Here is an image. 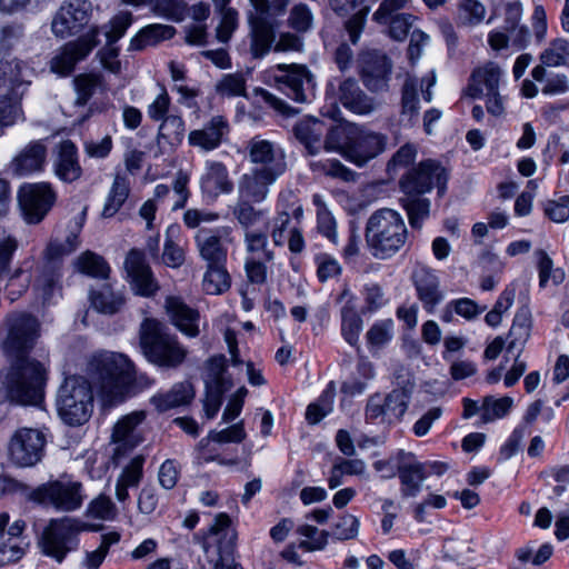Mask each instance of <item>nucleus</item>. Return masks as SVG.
Segmentation results:
<instances>
[{
	"label": "nucleus",
	"instance_id": "12",
	"mask_svg": "<svg viewBox=\"0 0 569 569\" xmlns=\"http://www.w3.org/2000/svg\"><path fill=\"white\" fill-rule=\"evenodd\" d=\"M273 78L278 89L296 102H309L313 97V79L300 64H277Z\"/></svg>",
	"mask_w": 569,
	"mask_h": 569
},
{
	"label": "nucleus",
	"instance_id": "30",
	"mask_svg": "<svg viewBox=\"0 0 569 569\" xmlns=\"http://www.w3.org/2000/svg\"><path fill=\"white\" fill-rule=\"evenodd\" d=\"M22 68V63L17 59L0 61V98L11 101L23 94L26 81Z\"/></svg>",
	"mask_w": 569,
	"mask_h": 569
},
{
	"label": "nucleus",
	"instance_id": "37",
	"mask_svg": "<svg viewBox=\"0 0 569 569\" xmlns=\"http://www.w3.org/2000/svg\"><path fill=\"white\" fill-rule=\"evenodd\" d=\"M419 87L422 88L419 78L415 76H407L401 88V110L400 121L405 126H415L418 121L420 111L419 107Z\"/></svg>",
	"mask_w": 569,
	"mask_h": 569
},
{
	"label": "nucleus",
	"instance_id": "21",
	"mask_svg": "<svg viewBox=\"0 0 569 569\" xmlns=\"http://www.w3.org/2000/svg\"><path fill=\"white\" fill-rule=\"evenodd\" d=\"M400 492L403 498H413L421 491L423 481L428 478L422 462L418 461L412 452L400 449L398 458Z\"/></svg>",
	"mask_w": 569,
	"mask_h": 569
},
{
	"label": "nucleus",
	"instance_id": "2",
	"mask_svg": "<svg viewBox=\"0 0 569 569\" xmlns=\"http://www.w3.org/2000/svg\"><path fill=\"white\" fill-rule=\"evenodd\" d=\"M1 349L13 359L6 381L4 398L20 405H39L44 395L46 369L42 363L29 358L40 336L41 323L29 312H11L2 322Z\"/></svg>",
	"mask_w": 569,
	"mask_h": 569
},
{
	"label": "nucleus",
	"instance_id": "63",
	"mask_svg": "<svg viewBox=\"0 0 569 569\" xmlns=\"http://www.w3.org/2000/svg\"><path fill=\"white\" fill-rule=\"evenodd\" d=\"M288 21L297 32H307L312 27L313 16L307 4L298 3L292 7Z\"/></svg>",
	"mask_w": 569,
	"mask_h": 569
},
{
	"label": "nucleus",
	"instance_id": "62",
	"mask_svg": "<svg viewBox=\"0 0 569 569\" xmlns=\"http://www.w3.org/2000/svg\"><path fill=\"white\" fill-rule=\"evenodd\" d=\"M416 17L411 13H396L388 19L389 36L396 41H403L411 29Z\"/></svg>",
	"mask_w": 569,
	"mask_h": 569
},
{
	"label": "nucleus",
	"instance_id": "61",
	"mask_svg": "<svg viewBox=\"0 0 569 569\" xmlns=\"http://www.w3.org/2000/svg\"><path fill=\"white\" fill-rule=\"evenodd\" d=\"M216 90L226 97H239L246 93V79L240 73H230L217 83Z\"/></svg>",
	"mask_w": 569,
	"mask_h": 569
},
{
	"label": "nucleus",
	"instance_id": "16",
	"mask_svg": "<svg viewBox=\"0 0 569 569\" xmlns=\"http://www.w3.org/2000/svg\"><path fill=\"white\" fill-rule=\"evenodd\" d=\"M249 161L256 166L254 169L277 176L287 171L284 150L276 142L254 136L247 142Z\"/></svg>",
	"mask_w": 569,
	"mask_h": 569
},
{
	"label": "nucleus",
	"instance_id": "54",
	"mask_svg": "<svg viewBox=\"0 0 569 569\" xmlns=\"http://www.w3.org/2000/svg\"><path fill=\"white\" fill-rule=\"evenodd\" d=\"M366 421L373 425L393 423L392 418L388 415L383 395L375 393L367 400L365 410Z\"/></svg>",
	"mask_w": 569,
	"mask_h": 569
},
{
	"label": "nucleus",
	"instance_id": "17",
	"mask_svg": "<svg viewBox=\"0 0 569 569\" xmlns=\"http://www.w3.org/2000/svg\"><path fill=\"white\" fill-rule=\"evenodd\" d=\"M194 242L202 260L210 263L227 262L229 244L233 242L230 227H217L212 229L200 228Z\"/></svg>",
	"mask_w": 569,
	"mask_h": 569
},
{
	"label": "nucleus",
	"instance_id": "33",
	"mask_svg": "<svg viewBox=\"0 0 569 569\" xmlns=\"http://www.w3.org/2000/svg\"><path fill=\"white\" fill-rule=\"evenodd\" d=\"M540 64L531 70V77L536 81H543L547 68H556L567 64L569 59V41L566 39H555L540 53Z\"/></svg>",
	"mask_w": 569,
	"mask_h": 569
},
{
	"label": "nucleus",
	"instance_id": "39",
	"mask_svg": "<svg viewBox=\"0 0 569 569\" xmlns=\"http://www.w3.org/2000/svg\"><path fill=\"white\" fill-rule=\"evenodd\" d=\"M194 397V389L189 381L178 382L164 392L154 395L151 403L160 412L189 403Z\"/></svg>",
	"mask_w": 569,
	"mask_h": 569
},
{
	"label": "nucleus",
	"instance_id": "31",
	"mask_svg": "<svg viewBox=\"0 0 569 569\" xmlns=\"http://www.w3.org/2000/svg\"><path fill=\"white\" fill-rule=\"evenodd\" d=\"M501 76V68L493 62H488L482 68L473 70L467 88V94L471 98H481L485 91L486 94L499 92Z\"/></svg>",
	"mask_w": 569,
	"mask_h": 569
},
{
	"label": "nucleus",
	"instance_id": "45",
	"mask_svg": "<svg viewBox=\"0 0 569 569\" xmlns=\"http://www.w3.org/2000/svg\"><path fill=\"white\" fill-rule=\"evenodd\" d=\"M400 201L407 211L410 226L421 228L430 213V200L425 194H403Z\"/></svg>",
	"mask_w": 569,
	"mask_h": 569
},
{
	"label": "nucleus",
	"instance_id": "24",
	"mask_svg": "<svg viewBox=\"0 0 569 569\" xmlns=\"http://www.w3.org/2000/svg\"><path fill=\"white\" fill-rule=\"evenodd\" d=\"M230 517L221 512L216 516L213 523L209 528V532L213 536H220L218 542L219 560L214 565V569H242L239 563L233 560L229 561L226 556H231L234 548L236 532L230 529Z\"/></svg>",
	"mask_w": 569,
	"mask_h": 569
},
{
	"label": "nucleus",
	"instance_id": "8",
	"mask_svg": "<svg viewBox=\"0 0 569 569\" xmlns=\"http://www.w3.org/2000/svg\"><path fill=\"white\" fill-rule=\"evenodd\" d=\"M522 4L520 1H511L506 4L503 24L488 34V43L491 49L500 51L511 44L517 50H522L530 42L529 28L521 23Z\"/></svg>",
	"mask_w": 569,
	"mask_h": 569
},
{
	"label": "nucleus",
	"instance_id": "42",
	"mask_svg": "<svg viewBox=\"0 0 569 569\" xmlns=\"http://www.w3.org/2000/svg\"><path fill=\"white\" fill-rule=\"evenodd\" d=\"M130 193V181L126 174H116L106 203L102 210V217H113L126 202Z\"/></svg>",
	"mask_w": 569,
	"mask_h": 569
},
{
	"label": "nucleus",
	"instance_id": "53",
	"mask_svg": "<svg viewBox=\"0 0 569 569\" xmlns=\"http://www.w3.org/2000/svg\"><path fill=\"white\" fill-rule=\"evenodd\" d=\"M485 16L486 8L479 0H462L458 6V21L462 26H477Z\"/></svg>",
	"mask_w": 569,
	"mask_h": 569
},
{
	"label": "nucleus",
	"instance_id": "11",
	"mask_svg": "<svg viewBox=\"0 0 569 569\" xmlns=\"http://www.w3.org/2000/svg\"><path fill=\"white\" fill-rule=\"evenodd\" d=\"M357 70L363 86L372 93L388 91L392 61L380 50L367 49L359 53Z\"/></svg>",
	"mask_w": 569,
	"mask_h": 569
},
{
	"label": "nucleus",
	"instance_id": "60",
	"mask_svg": "<svg viewBox=\"0 0 569 569\" xmlns=\"http://www.w3.org/2000/svg\"><path fill=\"white\" fill-rule=\"evenodd\" d=\"M297 532L309 539V541L300 542V547L306 550H321L328 542V532L319 530L315 526L302 525L297 529Z\"/></svg>",
	"mask_w": 569,
	"mask_h": 569
},
{
	"label": "nucleus",
	"instance_id": "38",
	"mask_svg": "<svg viewBox=\"0 0 569 569\" xmlns=\"http://www.w3.org/2000/svg\"><path fill=\"white\" fill-rule=\"evenodd\" d=\"M144 457L138 455L122 469L116 482V498L123 503L129 499V488H137L143 476Z\"/></svg>",
	"mask_w": 569,
	"mask_h": 569
},
{
	"label": "nucleus",
	"instance_id": "4",
	"mask_svg": "<svg viewBox=\"0 0 569 569\" xmlns=\"http://www.w3.org/2000/svg\"><path fill=\"white\" fill-rule=\"evenodd\" d=\"M140 346L150 362L168 369L179 367L188 355L177 336L156 319H144L141 323Z\"/></svg>",
	"mask_w": 569,
	"mask_h": 569
},
{
	"label": "nucleus",
	"instance_id": "55",
	"mask_svg": "<svg viewBox=\"0 0 569 569\" xmlns=\"http://www.w3.org/2000/svg\"><path fill=\"white\" fill-rule=\"evenodd\" d=\"M244 243L248 253L261 254L266 261L273 259V252L267 249L268 238L264 232L257 230L246 231Z\"/></svg>",
	"mask_w": 569,
	"mask_h": 569
},
{
	"label": "nucleus",
	"instance_id": "48",
	"mask_svg": "<svg viewBox=\"0 0 569 569\" xmlns=\"http://www.w3.org/2000/svg\"><path fill=\"white\" fill-rule=\"evenodd\" d=\"M91 303L94 309L102 313H116L124 303V299L120 293H116L109 286H103L98 291L90 295Z\"/></svg>",
	"mask_w": 569,
	"mask_h": 569
},
{
	"label": "nucleus",
	"instance_id": "7",
	"mask_svg": "<svg viewBox=\"0 0 569 569\" xmlns=\"http://www.w3.org/2000/svg\"><path fill=\"white\" fill-rule=\"evenodd\" d=\"M30 498L57 511L72 512L81 508L86 495L80 481L61 477L39 486L31 492Z\"/></svg>",
	"mask_w": 569,
	"mask_h": 569
},
{
	"label": "nucleus",
	"instance_id": "64",
	"mask_svg": "<svg viewBox=\"0 0 569 569\" xmlns=\"http://www.w3.org/2000/svg\"><path fill=\"white\" fill-rule=\"evenodd\" d=\"M246 431L243 427V421H239L228 428H224L220 431L211 430L209 432V439H212V442L216 443H240L246 438Z\"/></svg>",
	"mask_w": 569,
	"mask_h": 569
},
{
	"label": "nucleus",
	"instance_id": "59",
	"mask_svg": "<svg viewBox=\"0 0 569 569\" xmlns=\"http://www.w3.org/2000/svg\"><path fill=\"white\" fill-rule=\"evenodd\" d=\"M73 82L77 92L76 103L84 106L93 96L99 86L100 78L94 74H80L74 78Z\"/></svg>",
	"mask_w": 569,
	"mask_h": 569
},
{
	"label": "nucleus",
	"instance_id": "51",
	"mask_svg": "<svg viewBox=\"0 0 569 569\" xmlns=\"http://www.w3.org/2000/svg\"><path fill=\"white\" fill-rule=\"evenodd\" d=\"M335 399V388L332 382L322 391L321 396L316 402L307 407L306 419L309 423L316 425L323 419L332 410Z\"/></svg>",
	"mask_w": 569,
	"mask_h": 569
},
{
	"label": "nucleus",
	"instance_id": "5",
	"mask_svg": "<svg viewBox=\"0 0 569 569\" xmlns=\"http://www.w3.org/2000/svg\"><path fill=\"white\" fill-rule=\"evenodd\" d=\"M81 227V223H77L76 230L70 232L64 242L51 241L43 252V260L36 269L33 287L44 302L50 301L60 288L62 258L79 247Z\"/></svg>",
	"mask_w": 569,
	"mask_h": 569
},
{
	"label": "nucleus",
	"instance_id": "3",
	"mask_svg": "<svg viewBox=\"0 0 569 569\" xmlns=\"http://www.w3.org/2000/svg\"><path fill=\"white\" fill-rule=\"evenodd\" d=\"M365 238L371 254L377 259H389L406 244L408 230L401 214L383 208L368 219Z\"/></svg>",
	"mask_w": 569,
	"mask_h": 569
},
{
	"label": "nucleus",
	"instance_id": "13",
	"mask_svg": "<svg viewBox=\"0 0 569 569\" xmlns=\"http://www.w3.org/2000/svg\"><path fill=\"white\" fill-rule=\"evenodd\" d=\"M92 16V4L88 0H67L53 17L51 29L60 38L80 33Z\"/></svg>",
	"mask_w": 569,
	"mask_h": 569
},
{
	"label": "nucleus",
	"instance_id": "57",
	"mask_svg": "<svg viewBox=\"0 0 569 569\" xmlns=\"http://www.w3.org/2000/svg\"><path fill=\"white\" fill-rule=\"evenodd\" d=\"M226 369L224 356L212 357L208 363L206 386L230 388L231 383L224 376Z\"/></svg>",
	"mask_w": 569,
	"mask_h": 569
},
{
	"label": "nucleus",
	"instance_id": "6",
	"mask_svg": "<svg viewBox=\"0 0 569 569\" xmlns=\"http://www.w3.org/2000/svg\"><path fill=\"white\" fill-rule=\"evenodd\" d=\"M88 529L89 525L79 518L50 519L38 539V546L44 556L60 563L68 553L78 549L79 535Z\"/></svg>",
	"mask_w": 569,
	"mask_h": 569
},
{
	"label": "nucleus",
	"instance_id": "18",
	"mask_svg": "<svg viewBox=\"0 0 569 569\" xmlns=\"http://www.w3.org/2000/svg\"><path fill=\"white\" fill-rule=\"evenodd\" d=\"M127 280L137 296L152 298L160 289L158 280L139 249H131L124 260Z\"/></svg>",
	"mask_w": 569,
	"mask_h": 569
},
{
	"label": "nucleus",
	"instance_id": "22",
	"mask_svg": "<svg viewBox=\"0 0 569 569\" xmlns=\"http://www.w3.org/2000/svg\"><path fill=\"white\" fill-rule=\"evenodd\" d=\"M144 418L146 415L143 411H134L122 417L114 425L112 441L116 445V457L124 456L127 451L133 449L141 442L142 439L138 433L137 428Z\"/></svg>",
	"mask_w": 569,
	"mask_h": 569
},
{
	"label": "nucleus",
	"instance_id": "47",
	"mask_svg": "<svg viewBox=\"0 0 569 569\" xmlns=\"http://www.w3.org/2000/svg\"><path fill=\"white\" fill-rule=\"evenodd\" d=\"M77 269L90 277L106 279L109 276L110 267L107 261L92 251H86L76 260Z\"/></svg>",
	"mask_w": 569,
	"mask_h": 569
},
{
	"label": "nucleus",
	"instance_id": "10",
	"mask_svg": "<svg viewBox=\"0 0 569 569\" xmlns=\"http://www.w3.org/2000/svg\"><path fill=\"white\" fill-rule=\"evenodd\" d=\"M326 96L338 100L347 110L356 114H371L379 108V102L368 96L353 78L330 79L326 87Z\"/></svg>",
	"mask_w": 569,
	"mask_h": 569
},
{
	"label": "nucleus",
	"instance_id": "9",
	"mask_svg": "<svg viewBox=\"0 0 569 569\" xmlns=\"http://www.w3.org/2000/svg\"><path fill=\"white\" fill-rule=\"evenodd\" d=\"M448 173L438 161L428 159L409 169L399 180L403 194H425L437 188L438 194L446 191Z\"/></svg>",
	"mask_w": 569,
	"mask_h": 569
},
{
	"label": "nucleus",
	"instance_id": "23",
	"mask_svg": "<svg viewBox=\"0 0 569 569\" xmlns=\"http://www.w3.org/2000/svg\"><path fill=\"white\" fill-rule=\"evenodd\" d=\"M201 192L206 198L217 199L220 194L231 193L233 182L227 167L220 161L208 160L200 178Z\"/></svg>",
	"mask_w": 569,
	"mask_h": 569
},
{
	"label": "nucleus",
	"instance_id": "46",
	"mask_svg": "<svg viewBox=\"0 0 569 569\" xmlns=\"http://www.w3.org/2000/svg\"><path fill=\"white\" fill-rule=\"evenodd\" d=\"M180 233L181 228L176 223L168 226L166 230L162 261L170 268H179L184 262V251L177 242Z\"/></svg>",
	"mask_w": 569,
	"mask_h": 569
},
{
	"label": "nucleus",
	"instance_id": "58",
	"mask_svg": "<svg viewBox=\"0 0 569 569\" xmlns=\"http://www.w3.org/2000/svg\"><path fill=\"white\" fill-rule=\"evenodd\" d=\"M393 336V321L385 319L375 322L367 331L366 338L369 345L381 347L389 342Z\"/></svg>",
	"mask_w": 569,
	"mask_h": 569
},
{
	"label": "nucleus",
	"instance_id": "1",
	"mask_svg": "<svg viewBox=\"0 0 569 569\" xmlns=\"http://www.w3.org/2000/svg\"><path fill=\"white\" fill-rule=\"evenodd\" d=\"M87 373L90 382L82 377H67L58 390L57 409L60 418L69 426H81L92 413L94 388L107 403L122 401L151 385L144 376H137L133 363L122 353L102 351L92 356Z\"/></svg>",
	"mask_w": 569,
	"mask_h": 569
},
{
	"label": "nucleus",
	"instance_id": "41",
	"mask_svg": "<svg viewBox=\"0 0 569 569\" xmlns=\"http://www.w3.org/2000/svg\"><path fill=\"white\" fill-rule=\"evenodd\" d=\"M356 128L355 124L328 126L323 137V150L339 152L346 159V151L351 146Z\"/></svg>",
	"mask_w": 569,
	"mask_h": 569
},
{
	"label": "nucleus",
	"instance_id": "34",
	"mask_svg": "<svg viewBox=\"0 0 569 569\" xmlns=\"http://www.w3.org/2000/svg\"><path fill=\"white\" fill-rule=\"evenodd\" d=\"M250 24V52L254 59L263 58L276 40L274 28L266 17L251 18Z\"/></svg>",
	"mask_w": 569,
	"mask_h": 569
},
{
	"label": "nucleus",
	"instance_id": "14",
	"mask_svg": "<svg viewBox=\"0 0 569 569\" xmlns=\"http://www.w3.org/2000/svg\"><path fill=\"white\" fill-rule=\"evenodd\" d=\"M46 445L44 435L31 428H21L14 432L9 443L10 460L19 467H32L42 456Z\"/></svg>",
	"mask_w": 569,
	"mask_h": 569
},
{
	"label": "nucleus",
	"instance_id": "56",
	"mask_svg": "<svg viewBox=\"0 0 569 569\" xmlns=\"http://www.w3.org/2000/svg\"><path fill=\"white\" fill-rule=\"evenodd\" d=\"M252 203V201L239 198L233 208V216L247 229L259 222L263 216V211L256 209Z\"/></svg>",
	"mask_w": 569,
	"mask_h": 569
},
{
	"label": "nucleus",
	"instance_id": "35",
	"mask_svg": "<svg viewBox=\"0 0 569 569\" xmlns=\"http://www.w3.org/2000/svg\"><path fill=\"white\" fill-rule=\"evenodd\" d=\"M413 282L419 300L428 312H432L443 296L439 289L438 277L428 269H420L413 274Z\"/></svg>",
	"mask_w": 569,
	"mask_h": 569
},
{
	"label": "nucleus",
	"instance_id": "25",
	"mask_svg": "<svg viewBox=\"0 0 569 569\" xmlns=\"http://www.w3.org/2000/svg\"><path fill=\"white\" fill-rule=\"evenodd\" d=\"M278 178H280V176L256 169L243 173L238 182L239 198L254 203H261L269 194V187L273 184Z\"/></svg>",
	"mask_w": 569,
	"mask_h": 569
},
{
	"label": "nucleus",
	"instance_id": "44",
	"mask_svg": "<svg viewBox=\"0 0 569 569\" xmlns=\"http://www.w3.org/2000/svg\"><path fill=\"white\" fill-rule=\"evenodd\" d=\"M227 262L207 264L203 276V289L209 295H219L230 288V274L226 267Z\"/></svg>",
	"mask_w": 569,
	"mask_h": 569
},
{
	"label": "nucleus",
	"instance_id": "28",
	"mask_svg": "<svg viewBox=\"0 0 569 569\" xmlns=\"http://www.w3.org/2000/svg\"><path fill=\"white\" fill-rule=\"evenodd\" d=\"M296 139L305 147L309 156H316L323 149V137L328 124L317 118L307 117L293 126Z\"/></svg>",
	"mask_w": 569,
	"mask_h": 569
},
{
	"label": "nucleus",
	"instance_id": "20",
	"mask_svg": "<svg viewBox=\"0 0 569 569\" xmlns=\"http://www.w3.org/2000/svg\"><path fill=\"white\" fill-rule=\"evenodd\" d=\"M386 144V136L357 126L351 146L346 151V159L358 167H362L382 153Z\"/></svg>",
	"mask_w": 569,
	"mask_h": 569
},
{
	"label": "nucleus",
	"instance_id": "40",
	"mask_svg": "<svg viewBox=\"0 0 569 569\" xmlns=\"http://www.w3.org/2000/svg\"><path fill=\"white\" fill-rule=\"evenodd\" d=\"M176 33L172 26L149 24L142 28L130 41L129 49L139 51L148 46L157 44L159 41L171 39Z\"/></svg>",
	"mask_w": 569,
	"mask_h": 569
},
{
	"label": "nucleus",
	"instance_id": "32",
	"mask_svg": "<svg viewBox=\"0 0 569 569\" xmlns=\"http://www.w3.org/2000/svg\"><path fill=\"white\" fill-rule=\"evenodd\" d=\"M53 168L57 177L64 182H73L81 177L82 168L73 142L64 140L58 146Z\"/></svg>",
	"mask_w": 569,
	"mask_h": 569
},
{
	"label": "nucleus",
	"instance_id": "52",
	"mask_svg": "<svg viewBox=\"0 0 569 569\" xmlns=\"http://www.w3.org/2000/svg\"><path fill=\"white\" fill-rule=\"evenodd\" d=\"M411 390L407 388L393 389L383 395L388 415L393 422L399 421L408 409Z\"/></svg>",
	"mask_w": 569,
	"mask_h": 569
},
{
	"label": "nucleus",
	"instance_id": "50",
	"mask_svg": "<svg viewBox=\"0 0 569 569\" xmlns=\"http://www.w3.org/2000/svg\"><path fill=\"white\" fill-rule=\"evenodd\" d=\"M133 22V16L129 11H120L108 23L103 24L99 32L102 31L107 44H116L127 32Z\"/></svg>",
	"mask_w": 569,
	"mask_h": 569
},
{
	"label": "nucleus",
	"instance_id": "15",
	"mask_svg": "<svg viewBox=\"0 0 569 569\" xmlns=\"http://www.w3.org/2000/svg\"><path fill=\"white\" fill-rule=\"evenodd\" d=\"M18 200L24 220L38 223L51 209L56 194L49 183H26L19 189Z\"/></svg>",
	"mask_w": 569,
	"mask_h": 569
},
{
	"label": "nucleus",
	"instance_id": "27",
	"mask_svg": "<svg viewBox=\"0 0 569 569\" xmlns=\"http://www.w3.org/2000/svg\"><path fill=\"white\" fill-rule=\"evenodd\" d=\"M228 132V121L222 116H214L201 129L190 131L188 142L191 147L212 151L221 144Z\"/></svg>",
	"mask_w": 569,
	"mask_h": 569
},
{
	"label": "nucleus",
	"instance_id": "43",
	"mask_svg": "<svg viewBox=\"0 0 569 569\" xmlns=\"http://www.w3.org/2000/svg\"><path fill=\"white\" fill-rule=\"evenodd\" d=\"M186 127L181 116L171 113L167 116L160 123L157 141L161 146L163 142L171 147L179 146L184 138Z\"/></svg>",
	"mask_w": 569,
	"mask_h": 569
},
{
	"label": "nucleus",
	"instance_id": "26",
	"mask_svg": "<svg viewBox=\"0 0 569 569\" xmlns=\"http://www.w3.org/2000/svg\"><path fill=\"white\" fill-rule=\"evenodd\" d=\"M164 307L171 322L183 335L190 338L199 336L200 313L197 309L189 307L179 297H168Z\"/></svg>",
	"mask_w": 569,
	"mask_h": 569
},
{
	"label": "nucleus",
	"instance_id": "29",
	"mask_svg": "<svg viewBox=\"0 0 569 569\" xmlns=\"http://www.w3.org/2000/svg\"><path fill=\"white\" fill-rule=\"evenodd\" d=\"M339 301L343 302L340 311L341 335L350 346L357 347L362 330V319L357 311V298L348 288H345L339 296Z\"/></svg>",
	"mask_w": 569,
	"mask_h": 569
},
{
	"label": "nucleus",
	"instance_id": "36",
	"mask_svg": "<svg viewBox=\"0 0 569 569\" xmlns=\"http://www.w3.org/2000/svg\"><path fill=\"white\" fill-rule=\"evenodd\" d=\"M47 149L40 141L29 143L11 162L16 176H27L42 170Z\"/></svg>",
	"mask_w": 569,
	"mask_h": 569
},
{
	"label": "nucleus",
	"instance_id": "49",
	"mask_svg": "<svg viewBox=\"0 0 569 569\" xmlns=\"http://www.w3.org/2000/svg\"><path fill=\"white\" fill-rule=\"evenodd\" d=\"M513 406V399L509 396L495 398L487 396L481 405V419L483 422H492L505 418Z\"/></svg>",
	"mask_w": 569,
	"mask_h": 569
},
{
	"label": "nucleus",
	"instance_id": "19",
	"mask_svg": "<svg viewBox=\"0 0 569 569\" xmlns=\"http://www.w3.org/2000/svg\"><path fill=\"white\" fill-rule=\"evenodd\" d=\"M98 36L99 28L93 27L78 41L64 44L61 51L52 58L50 62L51 71L60 76H68L71 73L74 66L79 61L83 60L99 43Z\"/></svg>",
	"mask_w": 569,
	"mask_h": 569
}]
</instances>
